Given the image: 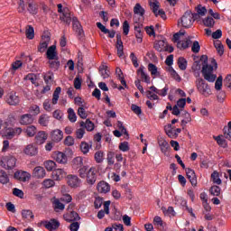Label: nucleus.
<instances>
[{
  "instance_id": "f257e3e1",
  "label": "nucleus",
  "mask_w": 231,
  "mask_h": 231,
  "mask_svg": "<svg viewBox=\"0 0 231 231\" xmlns=\"http://www.w3.org/2000/svg\"><path fill=\"white\" fill-rule=\"evenodd\" d=\"M134 30L137 39V42L142 43L143 41V15L145 9L140 4H136L134 7Z\"/></svg>"
},
{
  "instance_id": "f03ea898",
  "label": "nucleus",
  "mask_w": 231,
  "mask_h": 231,
  "mask_svg": "<svg viewBox=\"0 0 231 231\" xmlns=\"http://www.w3.org/2000/svg\"><path fill=\"white\" fill-rule=\"evenodd\" d=\"M217 70V61H216L214 59H212L209 63L207 61L203 62L201 73L202 77H204V79H206L207 82L214 83V81L217 79V74H216Z\"/></svg>"
},
{
  "instance_id": "7ed1b4c3",
  "label": "nucleus",
  "mask_w": 231,
  "mask_h": 231,
  "mask_svg": "<svg viewBox=\"0 0 231 231\" xmlns=\"http://www.w3.org/2000/svg\"><path fill=\"white\" fill-rule=\"evenodd\" d=\"M98 171L97 167L92 166L88 170V166H83L81 169L79 170V176L83 180H87V183L88 185H95L97 183V174Z\"/></svg>"
},
{
  "instance_id": "20e7f679",
  "label": "nucleus",
  "mask_w": 231,
  "mask_h": 231,
  "mask_svg": "<svg viewBox=\"0 0 231 231\" xmlns=\"http://www.w3.org/2000/svg\"><path fill=\"white\" fill-rule=\"evenodd\" d=\"M196 88L200 95L203 97H210L212 95V90L210 89V87L208 86V83L205 81V79L201 78H198L195 81Z\"/></svg>"
},
{
  "instance_id": "39448f33",
  "label": "nucleus",
  "mask_w": 231,
  "mask_h": 231,
  "mask_svg": "<svg viewBox=\"0 0 231 231\" xmlns=\"http://www.w3.org/2000/svg\"><path fill=\"white\" fill-rule=\"evenodd\" d=\"M194 14L190 12H186L181 16V18L178 21V25L182 26L183 28H190L192 24H194Z\"/></svg>"
},
{
  "instance_id": "423d86ee",
  "label": "nucleus",
  "mask_w": 231,
  "mask_h": 231,
  "mask_svg": "<svg viewBox=\"0 0 231 231\" xmlns=\"http://www.w3.org/2000/svg\"><path fill=\"white\" fill-rule=\"evenodd\" d=\"M148 5L150 6V10L153 12L156 17H162V19H165V11L160 8V1L158 0H148Z\"/></svg>"
},
{
  "instance_id": "0eeeda50",
  "label": "nucleus",
  "mask_w": 231,
  "mask_h": 231,
  "mask_svg": "<svg viewBox=\"0 0 231 231\" xmlns=\"http://www.w3.org/2000/svg\"><path fill=\"white\" fill-rule=\"evenodd\" d=\"M16 163H17V159L14 157V155L5 156L1 160V166L4 169H6L7 171H11L12 169H14Z\"/></svg>"
},
{
  "instance_id": "6e6552de",
  "label": "nucleus",
  "mask_w": 231,
  "mask_h": 231,
  "mask_svg": "<svg viewBox=\"0 0 231 231\" xmlns=\"http://www.w3.org/2000/svg\"><path fill=\"white\" fill-rule=\"evenodd\" d=\"M154 49L157 51H169V53H172L174 51V48L172 46H169L166 40L155 42Z\"/></svg>"
},
{
  "instance_id": "1a4fd4ad",
  "label": "nucleus",
  "mask_w": 231,
  "mask_h": 231,
  "mask_svg": "<svg viewBox=\"0 0 231 231\" xmlns=\"http://www.w3.org/2000/svg\"><path fill=\"white\" fill-rule=\"evenodd\" d=\"M5 102L8 106H19L21 104V97L15 92H9L5 96Z\"/></svg>"
},
{
  "instance_id": "9d476101",
  "label": "nucleus",
  "mask_w": 231,
  "mask_h": 231,
  "mask_svg": "<svg viewBox=\"0 0 231 231\" xmlns=\"http://www.w3.org/2000/svg\"><path fill=\"white\" fill-rule=\"evenodd\" d=\"M185 106H187V98H180L177 101L176 105L173 106L172 115L178 116L185 109Z\"/></svg>"
},
{
  "instance_id": "9b49d317",
  "label": "nucleus",
  "mask_w": 231,
  "mask_h": 231,
  "mask_svg": "<svg viewBox=\"0 0 231 231\" xmlns=\"http://www.w3.org/2000/svg\"><path fill=\"white\" fill-rule=\"evenodd\" d=\"M67 183L69 187H71L72 189H77L80 187V183H82V180L77 175H68Z\"/></svg>"
},
{
  "instance_id": "f8f14e48",
  "label": "nucleus",
  "mask_w": 231,
  "mask_h": 231,
  "mask_svg": "<svg viewBox=\"0 0 231 231\" xmlns=\"http://www.w3.org/2000/svg\"><path fill=\"white\" fill-rule=\"evenodd\" d=\"M51 41V38L49 35H43L40 42V45L38 46V51H40V53H44V51L48 50Z\"/></svg>"
},
{
  "instance_id": "ddd939ff",
  "label": "nucleus",
  "mask_w": 231,
  "mask_h": 231,
  "mask_svg": "<svg viewBox=\"0 0 231 231\" xmlns=\"http://www.w3.org/2000/svg\"><path fill=\"white\" fill-rule=\"evenodd\" d=\"M52 158L60 165H66V163H68V155L62 152H54L52 153Z\"/></svg>"
},
{
  "instance_id": "4468645a",
  "label": "nucleus",
  "mask_w": 231,
  "mask_h": 231,
  "mask_svg": "<svg viewBox=\"0 0 231 231\" xmlns=\"http://www.w3.org/2000/svg\"><path fill=\"white\" fill-rule=\"evenodd\" d=\"M196 12L193 14L194 19L197 21V23H199L201 21V17H205L207 15V7L199 5L195 8Z\"/></svg>"
},
{
  "instance_id": "2eb2a0df",
  "label": "nucleus",
  "mask_w": 231,
  "mask_h": 231,
  "mask_svg": "<svg viewBox=\"0 0 231 231\" xmlns=\"http://www.w3.org/2000/svg\"><path fill=\"white\" fill-rule=\"evenodd\" d=\"M68 176V172L64 169H56L52 171V180L54 181H60V180H64Z\"/></svg>"
},
{
  "instance_id": "dca6fc26",
  "label": "nucleus",
  "mask_w": 231,
  "mask_h": 231,
  "mask_svg": "<svg viewBox=\"0 0 231 231\" xmlns=\"http://www.w3.org/2000/svg\"><path fill=\"white\" fill-rule=\"evenodd\" d=\"M23 152L24 154H26V156H37L39 152V148L36 144L30 143L25 146V148L23 149Z\"/></svg>"
},
{
  "instance_id": "f3484780",
  "label": "nucleus",
  "mask_w": 231,
  "mask_h": 231,
  "mask_svg": "<svg viewBox=\"0 0 231 231\" xmlns=\"http://www.w3.org/2000/svg\"><path fill=\"white\" fill-rule=\"evenodd\" d=\"M186 176L192 187H196L198 185V177H196V171L190 168L186 169Z\"/></svg>"
},
{
  "instance_id": "a211bd4d",
  "label": "nucleus",
  "mask_w": 231,
  "mask_h": 231,
  "mask_svg": "<svg viewBox=\"0 0 231 231\" xmlns=\"http://www.w3.org/2000/svg\"><path fill=\"white\" fill-rule=\"evenodd\" d=\"M97 189L100 194H107V192H110L111 190V185L104 180H101L97 183Z\"/></svg>"
},
{
  "instance_id": "6ab92c4d",
  "label": "nucleus",
  "mask_w": 231,
  "mask_h": 231,
  "mask_svg": "<svg viewBox=\"0 0 231 231\" xmlns=\"http://www.w3.org/2000/svg\"><path fill=\"white\" fill-rule=\"evenodd\" d=\"M33 120L34 118L32 114H24L20 116L19 124L21 125H32Z\"/></svg>"
},
{
  "instance_id": "aec40b11",
  "label": "nucleus",
  "mask_w": 231,
  "mask_h": 231,
  "mask_svg": "<svg viewBox=\"0 0 231 231\" xmlns=\"http://www.w3.org/2000/svg\"><path fill=\"white\" fill-rule=\"evenodd\" d=\"M51 138L52 142L59 143V142H61L62 138H64V132L60 129L52 130L51 132Z\"/></svg>"
},
{
  "instance_id": "412c9836",
  "label": "nucleus",
  "mask_w": 231,
  "mask_h": 231,
  "mask_svg": "<svg viewBox=\"0 0 231 231\" xmlns=\"http://www.w3.org/2000/svg\"><path fill=\"white\" fill-rule=\"evenodd\" d=\"M26 3L28 5L27 11L32 15H37L39 13V5L37 3H35V0H26Z\"/></svg>"
},
{
  "instance_id": "4be33fe9",
  "label": "nucleus",
  "mask_w": 231,
  "mask_h": 231,
  "mask_svg": "<svg viewBox=\"0 0 231 231\" xmlns=\"http://www.w3.org/2000/svg\"><path fill=\"white\" fill-rule=\"evenodd\" d=\"M32 176L37 180H42V178H46V170L42 166H37L32 171Z\"/></svg>"
},
{
  "instance_id": "5701e85b",
  "label": "nucleus",
  "mask_w": 231,
  "mask_h": 231,
  "mask_svg": "<svg viewBox=\"0 0 231 231\" xmlns=\"http://www.w3.org/2000/svg\"><path fill=\"white\" fill-rule=\"evenodd\" d=\"M137 75L142 79L143 82H145L146 84H151V77H149V74L145 72V67L141 66L137 69Z\"/></svg>"
},
{
  "instance_id": "b1692460",
  "label": "nucleus",
  "mask_w": 231,
  "mask_h": 231,
  "mask_svg": "<svg viewBox=\"0 0 231 231\" xmlns=\"http://www.w3.org/2000/svg\"><path fill=\"white\" fill-rule=\"evenodd\" d=\"M46 57L49 60H56L58 57L56 45H51L47 49Z\"/></svg>"
},
{
  "instance_id": "393cba45",
  "label": "nucleus",
  "mask_w": 231,
  "mask_h": 231,
  "mask_svg": "<svg viewBox=\"0 0 231 231\" xmlns=\"http://www.w3.org/2000/svg\"><path fill=\"white\" fill-rule=\"evenodd\" d=\"M14 178L20 181H29L32 178V174L28 171H16L14 172Z\"/></svg>"
},
{
  "instance_id": "a878e982",
  "label": "nucleus",
  "mask_w": 231,
  "mask_h": 231,
  "mask_svg": "<svg viewBox=\"0 0 231 231\" xmlns=\"http://www.w3.org/2000/svg\"><path fill=\"white\" fill-rule=\"evenodd\" d=\"M44 226L49 231H54L60 226V223L57 221L56 219H51L50 221L44 222Z\"/></svg>"
},
{
  "instance_id": "bb28decb",
  "label": "nucleus",
  "mask_w": 231,
  "mask_h": 231,
  "mask_svg": "<svg viewBox=\"0 0 231 231\" xmlns=\"http://www.w3.org/2000/svg\"><path fill=\"white\" fill-rule=\"evenodd\" d=\"M60 19L63 23H66V24H69L71 23V13H69V9L64 8L63 12L60 13Z\"/></svg>"
},
{
  "instance_id": "cd10ccee",
  "label": "nucleus",
  "mask_w": 231,
  "mask_h": 231,
  "mask_svg": "<svg viewBox=\"0 0 231 231\" xmlns=\"http://www.w3.org/2000/svg\"><path fill=\"white\" fill-rule=\"evenodd\" d=\"M82 167H84V158L81 156L75 157L72 160V168L77 171L82 169Z\"/></svg>"
},
{
  "instance_id": "c85d7f7f",
  "label": "nucleus",
  "mask_w": 231,
  "mask_h": 231,
  "mask_svg": "<svg viewBox=\"0 0 231 231\" xmlns=\"http://www.w3.org/2000/svg\"><path fill=\"white\" fill-rule=\"evenodd\" d=\"M79 127L85 128L87 131L91 132L95 130V124L91 120L87 119L85 122H79Z\"/></svg>"
},
{
  "instance_id": "c756f323",
  "label": "nucleus",
  "mask_w": 231,
  "mask_h": 231,
  "mask_svg": "<svg viewBox=\"0 0 231 231\" xmlns=\"http://www.w3.org/2000/svg\"><path fill=\"white\" fill-rule=\"evenodd\" d=\"M109 205H111V201L109 200L104 203L105 210L101 209L98 211L97 213L98 219H104V216H106V214H109Z\"/></svg>"
},
{
  "instance_id": "7c9ffc66",
  "label": "nucleus",
  "mask_w": 231,
  "mask_h": 231,
  "mask_svg": "<svg viewBox=\"0 0 231 231\" xmlns=\"http://www.w3.org/2000/svg\"><path fill=\"white\" fill-rule=\"evenodd\" d=\"M213 138L216 140L219 147H222L223 149H226V147H228V143H226V139H225L223 135L213 136Z\"/></svg>"
},
{
  "instance_id": "2f4dec72",
  "label": "nucleus",
  "mask_w": 231,
  "mask_h": 231,
  "mask_svg": "<svg viewBox=\"0 0 231 231\" xmlns=\"http://www.w3.org/2000/svg\"><path fill=\"white\" fill-rule=\"evenodd\" d=\"M0 183L1 185H8L10 183V176L5 170H0Z\"/></svg>"
},
{
  "instance_id": "473e14b6",
  "label": "nucleus",
  "mask_w": 231,
  "mask_h": 231,
  "mask_svg": "<svg viewBox=\"0 0 231 231\" xmlns=\"http://www.w3.org/2000/svg\"><path fill=\"white\" fill-rule=\"evenodd\" d=\"M38 124L42 127H48V124H50V116H48V114L41 115L38 119Z\"/></svg>"
},
{
  "instance_id": "72a5a7b5",
  "label": "nucleus",
  "mask_w": 231,
  "mask_h": 231,
  "mask_svg": "<svg viewBox=\"0 0 231 231\" xmlns=\"http://www.w3.org/2000/svg\"><path fill=\"white\" fill-rule=\"evenodd\" d=\"M72 26L77 33L82 35V25L80 24V22H79V19L77 17L72 18Z\"/></svg>"
},
{
  "instance_id": "f704fd0d",
  "label": "nucleus",
  "mask_w": 231,
  "mask_h": 231,
  "mask_svg": "<svg viewBox=\"0 0 231 231\" xmlns=\"http://www.w3.org/2000/svg\"><path fill=\"white\" fill-rule=\"evenodd\" d=\"M150 89L159 95L160 97H167V92L169 91V87H164L162 89H158L156 87H150Z\"/></svg>"
},
{
  "instance_id": "c9c22d12",
  "label": "nucleus",
  "mask_w": 231,
  "mask_h": 231,
  "mask_svg": "<svg viewBox=\"0 0 231 231\" xmlns=\"http://www.w3.org/2000/svg\"><path fill=\"white\" fill-rule=\"evenodd\" d=\"M190 36L186 37V41H180L177 47L180 48V50H187L192 44V41H190Z\"/></svg>"
},
{
  "instance_id": "e433bc0d",
  "label": "nucleus",
  "mask_w": 231,
  "mask_h": 231,
  "mask_svg": "<svg viewBox=\"0 0 231 231\" xmlns=\"http://www.w3.org/2000/svg\"><path fill=\"white\" fill-rule=\"evenodd\" d=\"M202 23L206 28H214L216 26V21L211 16L202 19Z\"/></svg>"
},
{
  "instance_id": "4c0bfd02",
  "label": "nucleus",
  "mask_w": 231,
  "mask_h": 231,
  "mask_svg": "<svg viewBox=\"0 0 231 231\" xmlns=\"http://www.w3.org/2000/svg\"><path fill=\"white\" fill-rule=\"evenodd\" d=\"M158 143L162 152H163V154H167V152L169 151V143L165 139L161 138L159 139Z\"/></svg>"
},
{
  "instance_id": "58836bf2",
  "label": "nucleus",
  "mask_w": 231,
  "mask_h": 231,
  "mask_svg": "<svg viewBox=\"0 0 231 231\" xmlns=\"http://www.w3.org/2000/svg\"><path fill=\"white\" fill-rule=\"evenodd\" d=\"M52 207L55 210V212H60V210H64L66 208V206L60 202L59 199H54L52 201Z\"/></svg>"
},
{
  "instance_id": "ea45409f",
  "label": "nucleus",
  "mask_w": 231,
  "mask_h": 231,
  "mask_svg": "<svg viewBox=\"0 0 231 231\" xmlns=\"http://www.w3.org/2000/svg\"><path fill=\"white\" fill-rule=\"evenodd\" d=\"M91 147H93V144L90 143H87V142H81L80 145H79V149L82 152V154H88V152H89V150L91 149Z\"/></svg>"
},
{
  "instance_id": "a19ab883",
  "label": "nucleus",
  "mask_w": 231,
  "mask_h": 231,
  "mask_svg": "<svg viewBox=\"0 0 231 231\" xmlns=\"http://www.w3.org/2000/svg\"><path fill=\"white\" fill-rule=\"evenodd\" d=\"M25 35L26 38L29 39V41H32L35 37V29H33V26L32 25H27L25 29Z\"/></svg>"
},
{
  "instance_id": "79ce46f5",
  "label": "nucleus",
  "mask_w": 231,
  "mask_h": 231,
  "mask_svg": "<svg viewBox=\"0 0 231 231\" xmlns=\"http://www.w3.org/2000/svg\"><path fill=\"white\" fill-rule=\"evenodd\" d=\"M62 91V88L60 87L56 88L52 94V104L53 106H57L59 102V98L60 97V92Z\"/></svg>"
},
{
  "instance_id": "37998d69",
  "label": "nucleus",
  "mask_w": 231,
  "mask_h": 231,
  "mask_svg": "<svg viewBox=\"0 0 231 231\" xmlns=\"http://www.w3.org/2000/svg\"><path fill=\"white\" fill-rule=\"evenodd\" d=\"M36 140L38 143H44L48 140V134L44 131H41L36 135Z\"/></svg>"
},
{
  "instance_id": "c03bdc74",
  "label": "nucleus",
  "mask_w": 231,
  "mask_h": 231,
  "mask_svg": "<svg viewBox=\"0 0 231 231\" xmlns=\"http://www.w3.org/2000/svg\"><path fill=\"white\" fill-rule=\"evenodd\" d=\"M99 73L103 79H109V69L103 64L99 67Z\"/></svg>"
},
{
  "instance_id": "a18cd8bd",
  "label": "nucleus",
  "mask_w": 231,
  "mask_h": 231,
  "mask_svg": "<svg viewBox=\"0 0 231 231\" xmlns=\"http://www.w3.org/2000/svg\"><path fill=\"white\" fill-rule=\"evenodd\" d=\"M148 71H150L152 77H160V72L158 71V67L152 63L148 64Z\"/></svg>"
},
{
  "instance_id": "49530a36",
  "label": "nucleus",
  "mask_w": 231,
  "mask_h": 231,
  "mask_svg": "<svg viewBox=\"0 0 231 231\" xmlns=\"http://www.w3.org/2000/svg\"><path fill=\"white\" fill-rule=\"evenodd\" d=\"M165 133L169 138H177V134L172 128V125H168V126L165 128Z\"/></svg>"
},
{
  "instance_id": "de8ad7c7",
  "label": "nucleus",
  "mask_w": 231,
  "mask_h": 231,
  "mask_svg": "<svg viewBox=\"0 0 231 231\" xmlns=\"http://www.w3.org/2000/svg\"><path fill=\"white\" fill-rule=\"evenodd\" d=\"M104 156H106L104 152L102 151L96 152L94 154V160L96 163H102V162H104Z\"/></svg>"
},
{
  "instance_id": "09e8293b",
  "label": "nucleus",
  "mask_w": 231,
  "mask_h": 231,
  "mask_svg": "<svg viewBox=\"0 0 231 231\" xmlns=\"http://www.w3.org/2000/svg\"><path fill=\"white\" fill-rule=\"evenodd\" d=\"M67 112L69 122L75 124V122H77V114L75 113V110H73V108H69Z\"/></svg>"
},
{
  "instance_id": "8fccbe9b",
  "label": "nucleus",
  "mask_w": 231,
  "mask_h": 231,
  "mask_svg": "<svg viewBox=\"0 0 231 231\" xmlns=\"http://www.w3.org/2000/svg\"><path fill=\"white\" fill-rule=\"evenodd\" d=\"M25 133L29 137L35 136V134H37V127H35V125H29L25 129Z\"/></svg>"
},
{
  "instance_id": "3c124183",
  "label": "nucleus",
  "mask_w": 231,
  "mask_h": 231,
  "mask_svg": "<svg viewBox=\"0 0 231 231\" xmlns=\"http://www.w3.org/2000/svg\"><path fill=\"white\" fill-rule=\"evenodd\" d=\"M164 216H169L170 217H174L176 216V211H174V208L169 207L168 208H162Z\"/></svg>"
},
{
  "instance_id": "603ef678",
  "label": "nucleus",
  "mask_w": 231,
  "mask_h": 231,
  "mask_svg": "<svg viewBox=\"0 0 231 231\" xmlns=\"http://www.w3.org/2000/svg\"><path fill=\"white\" fill-rule=\"evenodd\" d=\"M44 167L46 169V171H48L49 172H51V171H53V169H55V167H57V163L53 161H46L44 162Z\"/></svg>"
},
{
  "instance_id": "864d4df0",
  "label": "nucleus",
  "mask_w": 231,
  "mask_h": 231,
  "mask_svg": "<svg viewBox=\"0 0 231 231\" xmlns=\"http://www.w3.org/2000/svg\"><path fill=\"white\" fill-rule=\"evenodd\" d=\"M183 119L181 120V125H187V124L192 122V117L189 114V112L185 111L182 114Z\"/></svg>"
},
{
  "instance_id": "5fc2aeb1",
  "label": "nucleus",
  "mask_w": 231,
  "mask_h": 231,
  "mask_svg": "<svg viewBox=\"0 0 231 231\" xmlns=\"http://www.w3.org/2000/svg\"><path fill=\"white\" fill-rule=\"evenodd\" d=\"M211 180L213 181V183H215L216 185H221L222 180L219 178V172L217 171H213V173L211 174Z\"/></svg>"
},
{
  "instance_id": "6e6d98bb",
  "label": "nucleus",
  "mask_w": 231,
  "mask_h": 231,
  "mask_svg": "<svg viewBox=\"0 0 231 231\" xmlns=\"http://www.w3.org/2000/svg\"><path fill=\"white\" fill-rule=\"evenodd\" d=\"M215 89L217 91H221L223 89V76H218L215 82Z\"/></svg>"
},
{
  "instance_id": "4d7b16f0",
  "label": "nucleus",
  "mask_w": 231,
  "mask_h": 231,
  "mask_svg": "<svg viewBox=\"0 0 231 231\" xmlns=\"http://www.w3.org/2000/svg\"><path fill=\"white\" fill-rule=\"evenodd\" d=\"M178 66L180 69H181L182 71H185V69H187V60L183 57H180L178 59Z\"/></svg>"
},
{
  "instance_id": "13d9d810",
  "label": "nucleus",
  "mask_w": 231,
  "mask_h": 231,
  "mask_svg": "<svg viewBox=\"0 0 231 231\" xmlns=\"http://www.w3.org/2000/svg\"><path fill=\"white\" fill-rule=\"evenodd\" d=\"M29 113H31L33 116H37L41 113V107L37 105H32L29 107Z\"/></svg>"
},
{
  "instance_id": "bf43d9fd",
  "label": "nucleus",
  "mask_w": 231,
  "mask_h": 231,
  "mask_svg": "<svg viewBox=\"0 0 231 231\" xmlns=\"http://www.w3.org/2000/svg\"><path fill=\"white\" fill-rule=\"evenodd\" d=\"M146 97L149 98V100H160L158 94H156V92L152 91V89L146 92Z\"/></svg>"
},
{
  "instance_id": "052dcab7",
  "label": "nucleus",
  "mask_w": 231,
  "mask_h": 231,
  "mask_svg": "<svg viewBox=\"0 0 231 231\" xmlns=\"http://www.w3.org/2000/svg\"><path fill=\"white\" fill-rule=\"evenodd\" d=\"M22 216L24 219H33L34 217L33 212H32L30 209H23L22 211Z\"/></svg>"
},
{
  "instance_id": "680f3d73",
  "label": "nucleus",
  "mask_w": 231,
  "mask_h": 231,
  "mask_svg": "<svg viewBox=\"0 0 231 231\" xmlns=\"http://www.w3.org/2000/svg\"><path fill=\"white\" fill-rule=\"evenodd\" d=\"M168 71H169L170 75L172 77V79H174L175 80H178V82H180V80H181L180 74H178V72H176L174 70V68L169 67Z\"/></svg>"
},
{
  "instance_id": "e2e57ef3",
  "label": "nucleus",
  "mask_w": 231,
  "mask_h": 231,
  "mask_svg": "<svg viewBox=\"0 0 231 231\" xmlns=\"http://www.w3.org/2000/svg\"><path fill=\"white\" fill-rule=\"evenodd\" d=\"M42 185L45 189H51V187H55V180L51 179H46L43 180Z\"/></svg>"
},
{
  "instance_id": "0e129e2a",
  "label": "nucleus",
  "mask_w": 231,
  "mask_h": 231,
  "mask_svg": "<svg viewBox=\"0 0 231 231\" xmlns=\"http://www.w3.org/2000/svg\"><path fill=\"white\" fill-rule=\"evenodd\" d=\"M84 134H86V129L84 127L80 126V128L76 130V138L78 140H82V138H84Z\"/></svg>"
},
{
  "instance_id": "69168bd1",
  "label": "nucleus",
  "mask_w": 231,
  "mask_h": 231,
  "mask_svg": "<svg viewBox=\"0 0 231 231\" xmlns=\"http://www.w3.org/2000/svg\"><path fill=\"white\" fill-rule=\"evenodd\" d=\"M184 35H185V32H179L175 33L173 35V42H176L178 45L179 42H181V39H183Z\"/></svg>"
},
{
  "instance_id": "338daca9",
  "label": "nucleus",
  "mask_w": 231,
  "mask_h": 231,
  "mask_svg": "<svg viewBox=\"0 0 231 231\" xmlns=\"http://www.w3.org/2000/svg\"><path fill=\"white\" fill-rule=\"evenodd\" d=\"M129 143L128 142H122L119 143V151H122V152H127L129 151Z\"/></svg>"
},
{
  "instance_id": "774afa93",
  "label": "nucleus",
  "mask_w": 231,
  "mask_h": 231,
  "mask_svg": "<svg viewBox=\"0 0 231 231\" xmlns=\"http://www.w3.org/2000/svg\"><path fill=\"white\" fill-rule=\"evenodd\" d=\"M210 194H212V196H219V194H221V188H219V186H212Z\"/></svg>"
}]
</instances>
